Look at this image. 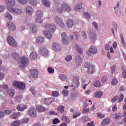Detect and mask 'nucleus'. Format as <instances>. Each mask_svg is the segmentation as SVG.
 <instances>
[{
    "label": "nucleus",
    "instance_id": "f257e3e1",
    "mask_svg": "<svg viewBox=\"0 0 126 126\" xmlns=\"http://www.w3.org/2000/svg\"><path fill=\"white\" fill-rule=\"evenodd\" d=\"M5 2L7 5V9L8 11L12 13H15L18 15L22 13V10L20 9L13 8V6L15 5V1L14 0H5Z\"/></svg>",
    "mask_w": 126,
    "mask_h": 126
},
{
    "label": "nucleus",
    "instance_id": "f03ea898",
    "mask_svg": "<svg viewBox=\"0 0 126 126\" xmlns=\"http://www.w3.org/2000/svg\"><path fill=\"white\" fill-rule=\"evenodd\" d=\"M55 5L56 6L57 11L59 13H63V11H71V7L68 6L66 3L62 4L61 7L60 6L59 3H56Z\"/></svg>",
    "mask_w": 126,
    "mask_h": 126
},
{
    "label": "nucleus",
    "instance_id": "7ed1b4c3",
    "mask_svg": "<svg viewBox=\"0 0 126 126\" xmlns=\"http://www.w3.org/2000/svg\"><path fill=\"white\" fill-rule=\"evenodd\" d=\"M43 14V12L41 10L36 11L35 13V17H36L35 19V22L36 23H43V19H42Z\"/></svg>",
    "mask_w": 126,
    "mask_h": 126
},
{
    "label": "nucleus",
    "instance_id": "20e7f679",
    "mask_svg": "<svg viewBox=\"0 0 126 126\" xmlns=\"http://www.w3.org/2000/svg\"><path fill=\"white\" fill-rule=\"evenodd\" d=\"M84 67L86 68H88L87 72L91 74L94 72V66L92 64H90V63H86L84 64Z\"/></svg>",
    "mask_w": 126,
    "mask_h": 126
},
{
    "label": "nucleus",
    "instance_id": "39448f33",
    "mask_svg": "<svg viewBox=\"0 0 126 126\" xmlns=\"http://www.w3.org/2000/svg\"><path fill=\"white\" fill-rule=\"evenodd\" d=\"M7 41L9 45H10V46H11L12 47H14L15 48H16V47H17V43H16L15 40H14V39H13V37H12V36H8L7 38Z\"/></svg>",
    "mask_w": 126,
    "mask_h": 126
},
{
    "label": "nucleus",
    "instance_id": "423d86ee",
    "mask_svg": "<svg viewBox=\"0 0 126 126\" xmlns=\"http://www.w3.org/2000/svg\"><path fill=\"white\" fill-rule=\"evenodd\" d=\"M29 63V60L28 58L26 57H21L20 59V64L21 66L25 67V66H27Z\"/></svg>",
    "mask_w": 126,
    "mask_h": 126
},
{
    "label": "nucleus",
    "instance_id": "0eeeda50",
    "mask_svg": "<svg viewBox=\"0 0 126 126\" xmlns=\"http://www.w3.org/2000/svg\"><path fill=\"white\" fill-rule=\"evenodd\" d=\"M62 40L64 45H67L69 42V38L67 37L65 32H63L61 35Z\"/></svg>",
    "mask_w": 126,
    "mask_h": 126
},
{
    "label": "nucleus",
    "instance_id": "6e6552de",
    "mask_svg": "<svg viewBox=\"0 0 126 126\" xmlns=\"http://www.w3.org/2000/svg\"><path fill=\"white\" fill-rule=\"evenodd\" d=\"M13 85L15 87H18L19 89H25V85L22 82L15 81L13 82Z\"/></svg>",
    "mask_w": 126,
    "mask_h": 126
},
{
    "label": "nucleus",
    "instance_id": "1a4fd4ad",
    "mask_svg": "<svg viewBox=\"0 0 126 126\" xmlns=\"http://www.w3.org/2000/svg\"><path fill=\"white\" fill-rule=\"evenodd\" d=\"M45 29H47L50 32L54 33L56 30H57V27L54 25H50V24H47L44 26Z\"/></svg>",
    "mask_w": 126,
    "mask_h": 126
},
{
    "label": "nucleus",
    "instance_id": "9d476101",
    "mask_svg": "<svg viewBox=\"0 0 126 126\" xmlns=\"http://www.w3.org/2000/svg\"><path fill=\"white\" fill-rule=\"evenodd\" d=\"M98 53L97 50V48L95 46H92L90 47L89 51L87 52V55L90 56V54H93V55H95Z\"/></svg>",
    "mask_w": 126,
    "mask_h": 126
},
{
    "label": "nucleus",
    "instance_id": "9b49d317",
    "mask_svg": "<svg viewBox=\"0 0 126 126\" xmlns=\"http://www.w3.org/2000/svg\"><path fill=\"white\" fill-rule=\"evenodd\" d=\"M37 112L36 111V109L32 107L29 110V115L31 116V117H32L33 118H35Z\"/></svg>",
    "mask_w": 126,
    "mask_h": 126
},
{
    "label": "nucleus",
    "instance_id": "f8f14e48",
    "mask_svg": "<svg viewBox=\"0 0 126 126\" xmlns=\"http://www.w3.org/2000/svg\"><path fill=\"white\" fill-rule=\"evenodd\" d=\"M52 48L55 52H59L61 51V46L57 42H54L52 44Z\"/></svg>",
    "mask_w": 126,
    "mask_h": 126
},
{
    "label": "nucleus",
    "instance_id": "ddd939ff",
    "mask_svg": "<svg viewBox=\"0 0 126 126\" xmlns=\"http://www.w3.org/2000/svg\"><path fill=\"white\" fill-rule=\"evenodd\" d=\"M73 82L74 85H71V87H73V86H74V87H77V86H79V77L75 76L73 77Z\"/></svg>",
    "mask_w": 126,
    "mask_h": 126
},
{
    "label": "nucleus",
    "instance_id": "4468645a",
    "mask_svg": "<svg viewBox=\"0 0 126 126\" xmlns=\"http://www.w3.org/2000/svg\"><path fill=\"white\" fill-rule=\"evenodd\" d=\"M30 72L33 78H37L39 75V72H38V70L36 69H31Z\"/></svg>",
    "mask_w": 126,
    "mask_h": 126
},
{
    "label": "nucleus",
    "instance_id": "2eb2a0df",
    "mask_svg": "<svg viewBox=\"0 0 126 126\" xmlns=\"http://www.w3.org/2000/svg\"><path fill=\"white\" fill-rule=\"evenodd\" d=\"M40 53L42 56H48L49 55V51L47 48L45 47H41L40 49Z\"/></svg>",
    "mask_w": 126,
    "mask_h": 126
},
{
    "label": "nucleus",
    "instance_id": "dca6fc26",
    "mask_svg": "<svg viewBox=\"0 0 126 126\" xmlns=\"http://www.w3.org/2000/svg\"><path fill=\"white\" fill-rule=\"evenodd\" d=\"M45 42V38L43 36H38L36 38V40L35 43L37 45H40V44H42V43H44Z\"/></svg>",
    "mask_w": 126,
    "mask_h": 126
},
{
    "label": "nucleus",
    "instance_id": "f3484780",
    "mask_svg": "<svg viewBox=\"0 0 126 126\" xmlns=\"http://www.w3.org/2000/svg\"><path fill=\"white\" fill-rule=\"evenodd\" d=\"M54 98L50 97L46 98L44 100V103L46 104V105H50V104H52L53 102H54Z\"/></svg>",
    "mask_w": 126,
    "mask_h": 126
},
{
    "label": "nucleus",
    "instance_id": "a211bd4d",
    "mask_svg": "<svg viewBox=\"0 0 126 126\" xmlns=\"http://www.w3.org/2000/svg\"><path fill=\"white\" fill-rule=\"evenodd\" d=\"M66 25L69 28H72V27L74 25L73 20L68 19L66 21Z\"/></svg>",
    "mask_w": 126,
    "mask_h": 126
},
{
    "label": "nucleus",
    "instance_id": "6ab92c4d",
    "mask_svg": "<svg viewBox=\"0 0 126 126\" xmlns=\"http://www.w3.org/2000/svg\"><path fill=\"white\" fill-rule=\"evenodd\" d=\"M26 12L29 15H32L33 12H34V10L32 7L28 6L26 8Z\"/></svg>",
    "mask_w": 126,
    "mask_h": 126
},
{
    "label": "nucleus",
    "instance_id": "aec40b11",
    "mask_svg": "<svg viewBox=\"0 0 126 126\" xmlns=\"http://www.w3.org/2000/svg\"><path fill=\"white\" fill-rule=\"evenodd\" d=\"M43 34L47 39H51L52 37V33L48 31H43Z\"/></svg>",
    "mask_w": 126,
    "mask_h": 126
},
{
    "label": "nucleus",
    "instance_id": "412c9836",
    "mask_svg": "<svg viewBox=\"0 0 126 126\" xmlns=\"http://www.w3.org/2000/svg\"><path fill=\"white\" fill-rule=\"evenodd\" d=\"M7 27L9 29H10V30H12V31H13L15 30V26L14 25V24H13L12 22H8L7 24Z\"/></svg>",
    "mask_w": 126,
    "mask_h": 126
},
{
    "label": "nucleus",
    "instance_id": "4be33fe9",
    "mask_svg": "<svg viewBox=\"0 0 126 126\" xmlns=\"http://www.w3.org/2000/svg\"><path fill=\"white\" fill-rule=\"evenodd\" d=\"M103 96V92L101 91H97L95 92L94 96L95 98H101Z\"/></svg>",
    "mask_w": 126,
    "mask_h": 126
},
{
    "label": "nucleus",
    "instance_id": "5701e85b",
    "mask_svg": "<svg viewBox=\"0 0 126 126\" xmlns=\"http://www.w3.org/2000/svg\"><path fill=\"white\" fill-rule=\"evenodd\" d=\"M27 108V106L26 105H18L17 106V110L18 111H24V110H26Z\"/></svg>",
    "mask_w": 126,
    "mask_h": 126
},
{
    "label": "nucleus",
    "instance_id": "b1692460",
    "mask_svg": "<svg viewBox=\"0 0 126 126\" xmlns=\"http://www.w3.org/2000/svg\"><path fill=\"white\" fill-rule=\"evenodd\" d=\"M37 57H38V54L35 52H32L30 55V58L31 60H36Z\"/></svg>",
    "mask_w": 126,
    "mask_h": 126
},
{
    "label": "nucleus",
    "instance_id": "393cba45",
    "mask_svg": "<svg viewBox=\"0 0 126 126\" xmlns=\"http://www.w3.org/2000/svg\"><path fill=\"white\" fill-rule=\"evenodd\" d=\"M21 114H20V112H18L17 113H14L12 115H11V118L12 119H14L15 120H16V119H18V117H19V116H21Z\"/></svg>",
    "mask_w": 126,
    "mask_h": 126
},
{
    "label": "nucleus",
    "instance_id": "a878e982",
    "mask_svg": "<svg viewBox=\"0 0 126 126\" xmlns=\"http://www.w3.org/2000/svg\"><path fill=\"white\" fill-rule=\"evenodd\" d=\"M36 109L38 112H45L46 111L47 109L42 106H38L36 107Z\"/></svg>",
    "mask_w": 126,
    "mask_h": 126
},
{
    "label": "nucleus",
    "instance_id": "bb28decb",
    "mask_svg": "<svg viewBox=\"0 0 126 126\" xmlns=\"http://www.w3.org/2000/svg\"><path fill=\"white\" fill-rule=\"evenodd\" d=\"M110 123V119L105 118L101 122L102 126H105L106 125H108Z\"/></svg>",
    "mask_w": 126,
    "mask_h": 126
},
{
    "label": "nucleus",
    "instance_id": "cd10ccee",
    "mask_svg": "<svg viewBox=\"0 0 126 126\" xmlns=\"http://www.w3.org/2000/svg\"><path fill=\"white\" fill-rule=\"evenodd\" d=\"M42 3L45 6H47V7H50V6H51V3L48 0H42Z\"/></svg>",
    "mask_w": 126,
    "mask_h": 126
},
{
    "label": "nucleus",
    "instance_id": "c85d7f7f",
    "mask_svg": "<svg viewBox=\"0 0 126 126\" xmlns=\"http://www.w3.org/2000/svg\"><path fill=\"white\" fill-rule=\"evenodd\" d=\"M21 122L20 121H15L11 124V126H20Z\"/></svg>",
    "mask_w": 126,
    "mask_h": 126
},
{
    "label": "nucleus",
    "instance_id": "c756f323",
    "mask_svg": "<svg viewBox=\"0 0 126 126\" xmlns=\"http://www.w3.org/2000/svg\"><path fill=\"white\" fill-rule=\"evenodd\" d=\"M12 57L14 60H15V61L18 59H19V55L15 52L12 53Z\"/></svg>",
    "mask_w": 126,
    "mask_h": 126
},
{
    "label": "nucleus",
    "instance_id": "7c9ffc66",
    "mask_svg": "<svg viewBox=\"0 0 126 126\" xmlns=\"http://www.w3.org/2000/svg\"><path fill=\"white\" fill-rule=\"evenodd\" d=\"M76 63H77L78 65L81 64V58L80 56H77L76 57Z\"/></svg>",
    "mask_w": 126,
    "mask_h": 126
},
{
    "label": "nucleus",
    "instance_id": "2f4dec72",
    "mask_svg": "<svg viewBox=\"0 0 126 126\" xmlns=\"http://www.w3.org/2000/svg\"><path fill=\"white\" fill-rule=\"evenodd\" d=\"M7 92L11 97H13V96H14V92H13L12 90L9 89L7 90Z\"/></svg>",
    "mask_w": 126,
    "mask_h": 126
},
{
    "label": "nucleus",
    "instance_id": "473e14b6",
    "mask_svg": "<svg viewBox=\"0 0 126 126\" xmlns=\"http://www.w3.org/2000/svg\"><path fill=\"white\" fill-rule=\"evenodd\" d=\"M29 2L32 5H33V6L37 5V1L36 0H29Z\"/></svg>",
    "mask_w": 126,
    "mask_h": 126
},
{
    "label": "nucleus",
    "instance_id": "72a5a7b5",
    "mask_svg": "<svg viewBox=\"0 0 126 126\" xmlns=\"http://www.w3.org/2000/svg\"><path fill=\"white\" fill-rule=\"evenodd\" d=\"M31 27L32 29L33 33H36L37 32V27H36V25L32 24Z\"/></svg>",
    "mask_w": 126,
    "mask_h": 126
},
{
    "label": "nucleus",
    "instance_id": "f704fd0d",
    "mask_svg": "<svg viewBox=\"0 0 126 126\" xmlns=\"http://www.w3.org/2000/svg\"><path fill=\"white\" fill-rule=\"evenodd\" d=\"M83 14L86 18H87V19H90V18H91V16L90 15V14H89V13L85 12L83 13Z\"/></svg>",
    "mask_w": 126,
    "mask_h": 126
},
{
    "label": "nucleus",
    "instance_id": "c9c22d12",
    "mask_svg": "<svg viewBox=\"0 0 126 126\" xmlns=\"http://www.w3.org/2000/svg\"><path fill=\"white\" fill-rule=\"evenodd\" d=\"M62 120L63 121V122H65L66 123H69V119H68V117H67V116L63 115L62 117Z\"/></svg>",
    "mask_w": 126,
    "mask_h": 126
},
{
    "label": "nucleus",
    "instance_id": "e433bc0d",
    "mask_svg": "<svg viewBox=\"0 0 126 126\" xmlns=\"http://www.w3.org/2000/svg\"><path fill=\"white\" fill-rule=\"evenodd\" d=\"M90 36L91 37V40H95V39H96V35L94 32H91L90 33Z\"/></svg>",
    "mask_w": 126,
    "mask_h": 126
},
{
    "label": "nucleus",
    "instance_id": "4c0bfd02",
    "mask_svg": "<svg viewBox=\"0 0 126 126\" xmlns=\"http://www.w3.org/2000/svg\"><path fill=\"white\" fill-rule=\"evenodd\" d=\"M120 37L121 38L122 45L124 46V47H126V41H125V39H124V35H123V34H121Z\"/></svg>",
    "mask_w": 126,
    "mask_h": 126
},
{
    "label": "nucleus",
    "instance_id": "58836bf2",
    "mask_svg": "<svg viewBox=\"0 0 126 126\" xmlns=\"http://www.w3.org/2000/svg\"><path fill=\"white\" fill-rule=\"evenodd\" d=\"M97 118H99V119H103V118H105V114L98 113H97Z\"/></svg>",
    "mask_w": 126,
    "mask_h": 126
},
{
    "label": "nucleus",
    "instance_id": "ea45409f",
    "mask_svg": "<svg viewBox=\"0 0 126 126\" xmlns=\"http://www.w3.org/2000/svg\"><path fill=\"white\" fill-rule=\"evenodd\" d=\"M122 114H121V113H119L115 114V120H119V119L122 118Z\"/></svg>",
    "mask_w": 126,
    "mask_h": 126
},
{
    "label": "nucleus",
    "instance_id": "a19ab883",
    "mask_svg": "<svg viewBox=\"0 0 126 126\" xmlns=\"http://www.w3.org/2000/svg\"><path fill=\"white\" fill-rule=\"evenodd\" d=\"M63 21V20L62 19H61L60 17H59L58 16L55 17V22L58 23V24H59V23H60L61 22V21Z\"/></svg>",
    "mask_w": 126,
    "mask_h": 126
},
{
    "label": "nucleus",
    "instance_id": "79ce46f5",
    "mask_svg": "<svg viewBox=\"0 0 126 126\" xmlns=\"http://www.w3.org/2000/svg\"><path fill=\"white\" fill-rule=\"evenodd\" d=\"M58 111L59 112H61V113H63V111H64V107L63 106H60L58 108Z\"/></svg>",
    "mask_w": 126,
    "mask_h": 126
},
{
    "label": "nucleus",
    "instance_id": "37998d69",
    "mask_svg": "<svg viewBox=\"0 0 126 126\" xmlns=\"http://www.w3.org/2000/svg\"><path fill=\"white\" fill-rule=\"evenodd\" d=\"M58 25L61 28H64V27H65V25H64V23H63V21H62L60 23H59Z\"/></svg>",
    "mask_w": 126,
    "mask_h": 126
},
{
    "label": "nucleus",
    "instance_id": "c03bdc74",
    "mask_svg": "<svg viewBox=\"0 0 126 126\" xmlns=\"http://www.w3.org/2000/svg\"><path fill=\"white\" fill-rule=\"evenodd\" d=\"M100 86H101V83H100V81H97L94 82V87H100Z\"/></svg>",
    "mask_w": 126,
    "mask_h": 126
},
{
    "label": "nucleus",
    "instance_id": "a18cd8bd",
    "mask_svg": "<svg viewBox=\"0 0 126 126\" xmlns=\"http://www.w3.org/2000/svg\"><path fill=\"white\" fill-rule=\"evenodd\" d=\"M48 71L49 73L53 74L55 72V69L51 67H49L48 68Z\"/></svg>",
    "mask_w": 126,
    "mask_h": 126
},
{
    "label": "nucleus",
    "instance_id": "49530a36",
    "mask_svg": "<svg viewBox=\"0 0 126 126\" xmlns=\"http://www.w3.org/2000/svg\"><path fill=\"white\" fill-rule=\"evenodd\" d=\"M82 9L81 5H78L75 6V9L78 11H80V10Z\"/></svg>",
    "mask_w": 126,
    "mask_h": 126
},
{
    "label": "nucleus",
    "instance_id": "de8ad7c7",
    "mask_svg": "<svg viewBox=\"0 0 126 126\" xmlns=\"http://www.w3.org/2000/svg\"><path fill=\"white\" fill-rule=\"evenodd\" d=\"M75 48H76V49H77V50L78 53H79V54H82V53H83L82 49L81 48H79V46L78 45H76L75 46Z\"/></svg>",
    "mask_w": 126,
    "mask_h": 126
},
{
    "label": "nucleus",
    "instance_id": "09e8293b",
    "mask_svg": "<svg viewBox=\"0 0 126 126\" xmlns=\"http://www.w3.org/2000/svg\"><path fill=\"white\" fill-rule=\"evenodd\" d=\"M60 122V120L58 118H56L53 120V123L54 125H57V124H59Z\"/></svg>",
    "mask_w": 126,
    "mask_h": 126
},
{
    "label": "nucleus",
    "instance_id": "8fccbe9b",
    "mask_svg": "<svg viewBox=\"0 0 126 126\" xmlns=\"http://www.w3.org/2000/svg\"><path fill=\"white\" fill-rule=\"evenodd\" d=\"M60 78L61 79V80H63V81L65 80L66 79V76L63 74H61L60 75Z\"/></svg>",
    "mask_w": 126,
    "mask_h": 126
},
{
    "label": "nucleus",
    "instance_id": "3c124183",
    "mask_svg": "<svg viewBox=\"0 0 126 126\" xmlns=\"http://www.w3.org/2000/svg\"><path fill=\"white\" fill-rule=\"evenodd\" d=\"M117 83H118V80L116 78H114L111 82V84L112 85H116Z\"/></svg>",
    "mask_w": 126,
    "mask_h": 126
},
{
    "label": "nucleus",
    "instance_id": "603ef678",
    "mask_svg": "<svg viewBox=\"0 0 126 126\" xmlns=\"http://www.w3.org/2000/svg\"><path fill=\"white\" fill-rule=\"evenodd\" d=\"M6 17H7L9 20H12V16H11L9 13H7L6 14Z\"/></svg>",
    "mask_w": 126,
    "mask_h": 126
},
{
    "label": "nucleus",
    "instance_id": "864d4df0",
    "mask_svg": "<svg viewBox=\"0 0 126 126\" xmlns=\"http://www.w3.org/2000/svg\"><path fill=\"white\" fill-rule=\"evenodd\" d=\"M52 95L55 97H58V96H59V93L57 91H53L52 93Z\"/></svg>",
    "mask_w": 126,
    "mask_h": 126
},
{
    "label": "nucleus",
    "instance_id": "5fc2aeb1",
    "mask_svg": "<svg viewBox=\"0 0 126 126\" xmlns=\"http://www.w3.org/2000/svg\"><path fill=\"white\" fill-rule=\"evenodd\" d=\"M11 114V110H6L3 112V115H10Z\"/></svg>",
    "mask_w": 126,
    "mask_h": 126
},
{
    "label": "nucleus",
    "instance_id": "6e6d98bb",
    "mask_svg": "<svg viewBox=\"0 0 126 126\" xmlns=\"http://www.w3.org/2000/svg\"><path fill=\"white\" fill-rule=\"evenodd\" d=\"M123 100H124V95L123 94H121L120 95L118 103H121V102H122Z\"/></svg>",
    "mask_w": 126,
    "mask_h": 126
},
{
    "label": "nucleus",
    "instance_id": "4d7b16f0",
    "mask_svg": "<svg viewBox=\"0 0 126 126\" xmlns=\"http://www.w3.org/2000/svg\"><path fill=\"white\" fill-rule=\"evenodd\" d=\"M66 62H70L72 60V57L71 56H68L65 58Z\"/></svg>",
    "mask_w": 126,
    "mask_h": 126
},
{
    "label": "nucleus",
    "instance_id": "13d9d810",
    "mask_svg": "<svg viewBox=\"0 0 126 126\" xmlns=\"http://www.w3.org/2000/svg\"><path fill=\"white\" fill-rule=\"evenodd\" d=\"M82 37L83 39H86L87 38V35H86V32L84 31L82 32Z\"/></svg>",
    "mask_w": 126,
    "mask_h": 126
},
{
    "label": "nucleus",
    "instance_id": "bf43d9fd",
    "mask_svg": "<svg viewBox=\"0 0 126 126\" xmlns=\"http://www.w3.org/2000/svg\"><path fill=\"white\" fill-rule=\"evenodd\" d=\"M108 80V78L106 76H104L101 78L102 83H105Z\"/></svg>",
    "mask_w": 126,
    "mask_h": 126
},
{
    "label": "nucleus",
    "instance_id": "052dcab7",
    "mask_svg": "<svg viewBox=\"0 0 126 126\" xmlns=\"http://www.w3.org/2000/svg\"><path fill=\"white\" fill-rule=\"evenodd\" d=\"M62 94L65 96H67V95H68V91L67 90H63L62 92Z\"/></svg>",
    "mask_w": 126,
    "mask_h": 126
},
{
    "label": "nucleus",
    "instance_id": "680f3d73",
    "mask_svg": "<svg viewBox=\"0 0 126 126\" xmlns=\"http://www.w3.org/2000/svg\"><path fill=\"white\" fill-rule=\"evenodd\" d=\"M20 3H22V4H25V3H27V0H18Z\"/></svg>",
    "mask_w": 126,
    "mask_h": 126
},
{
    "label": "nucleus",
    "instance_id": "e2e57ef3",
    "mask_svg": "<svg viewBox=\"0 0 126 126\" xmlns=\"http://www.w3.org/2000/svg\"><path fill=\"white\" fill-rule=\"evenodd\" d=\"M80 114H81L80 112H78L77 113H75L74 114H73V118L74 119H75L76 118H77V117H78V116H80Z\"/></svg>",
    "mask_w": 126,
    "mask_h": 126
},
{
    "label": "nucleus",
    "instance_id": "0e129e2a",
    "mask_svg": "<svg viewBox=\"0 0 126 126\" xmlns=\"http://www.w3.org/2000/svg\"><path fill=\"white\" fill-rule=\"evenodd\" d=\"M4 9H5V7L2 5H0V12H3L4 11Z\"/></svg>",
    "mask_w": 126,
    "mask_h": 126
},
{
    "label": "nucleus",
    "instance_id": "69168bd1",
    "mask_svg": "<svg viewBox=\"0 0 126 126\" xmlns=\"http://www.w3.org/2000/svg\"><path fill=\"white\" fill-rule=\"evenodd\" d=\"M118 100V96H115L113 98L111 99V102H116Z\"/></svg>",
    "mask_w": 126,
    "mask_h": 126
},
{
    "label": "nucleus",
    "instance_id": "338daca9",
    "mask_svg": "<svg viewBox=\"0 0 126 126\" xmlns=\"http://www.w3.org/2000/svg\"><path fill=\"white\" fill-rule=\"evenodd\" d=\"M88 126H94V122L92 121L91 123L87 124Z\"/></svg>",
    "mask_w": 126,
    "mask_h": 126
},
{
    "label": "nucleus",
    "instance_id": "774afa93",
    "mask_svg": "<svg viewBox=\"0 0 126 126\" xmlns=\"http://www.w3.org/2000/svg\"><path fill=\"white\" fill-rule=\"evenodd\" d=\"M123 77L124 78H126V70H124L123 72Z\"/></svg>",
    "mask_w": 126,
    "mask_h": 126
}]
</instances>
